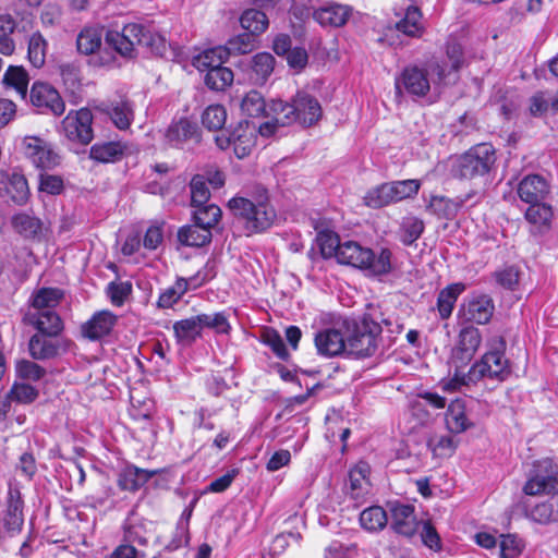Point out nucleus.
<instances>
[{"mask_svg": "<svg viewBox=\"0 0 558 558\" xmlns=\"http://www.w3.org/2000/svg\"><path fill=\"white\" fill-rule=\"evenodd\" d=\"M274 120L259 125L260 135H272L278 126L298 122L304 126H311L322 117V107L318 100L306 93H298L291 102L274 100L270 105Z\"/></svg>", "mask_w": 558, "mask_h": 558, "instance_id": "1", "label": "nucleus"}, {"mask_svg": "<svg viewBox=\"0 0 558 558\" xmlns=\"http://www.w3.org/2000/svg\"><path fill=\"white\" fill-rule=\"evenodd\" d=\"M105 44L123 58L132 59L136 56V46L150 48L151 51L161 54L165 50V41L160 36L153 35L140 24H128L121 32L107 31Z\"/></svg>", "mask_w": 558, "mask_h": 558, "instance_id": "2", "label": "nucleus"}, {"mask_svg": "<svg viewBox=\"0 0 558 558\" xmlns=\"http://www.w3.org/2000/svg\"><path fill=\"white\" fill-rule=\"evenodd\" d=\"M391 252L381 248L378 256L374 252L354 241H345L339 248L337 260L362 270H368L372 275H386L391 271Z\"/></svg>", "mask_w": 558, "mask_h": 558, "instance_id": "3", "label": "nucleus"}, {"mask_svg": "<svg viewBox=\"0 0 558 558\" xmlns=\"http://www.w3.org/2000/svg\"><path fill=\"white\" fill-rule=\"evenodd\" d=\"M229 208L247 235L267 230L276 219V211L267 201L254 203L244 197H233L229 201Z\"/></svg>", "mask_w": 558, "mask_h": 558, "instance_id": "4", "label": "nucleus"}, {"mask_svg": "<svg viewBox=\"0 0 558 558\" xmlns=\"http://www.w3.org/2000/svg\"><path fill=\"white\" fill-rule=\"evenodd\" d=\"M496 150L492 144L481 143L454 158L451 173L457 179L472 180L488 174L496 163Z\"/></svg>", "mask_w": 558, "mask_h": 558, "instance_id": "5", "label": "nucleus"}, {"mask_svg": "<svg viewBox=\"0 0 558 558\" xmlns=\"http://www.w3.org/2000/svg\"><path fill=\"white\" fill-rule=\"evenodd\" d=\"M510 371L508 368V361L505 359L501 350H494L485 353L482 359L476 362L466 375L460 376L456 374L452 379L444 385L446 390H457L461 386H466L470 383H476L483 378H492L504 380Z\"/></svg>", "mask_w": 558, "mask_h": 558, "instance_id": "6", "label": "nucleus"}, {"mask_svg": "<svg viewBox=\"0 0 558 558\" xmlns=\"http://www.w3.org/2000/svg\"><path fill=\"white\" fill-rule=\"evenodd\" d=\"M381 326L369 315L354 320L348 326L345 336L347 354L356 357L372 356L378 348Z\"/></svg>", "mask_w": 558, "mask_h": 558, "instance_id": "7", "label": "nucleus"}, {"mask_svg": "<svg viewBox=\"0 0 558 558\" xmlns=\"http://www.w3.org/2000/svg\"><path fill=\"white\" fill-rule=\"evenodd\" d=\"M420 187L421 182L415 179L383 183L366 193L364 203L371 208H381L415 196Z\"/></svg>", "mask_w": 558, "mask_h": 558, "instance_id": "8", "label": "nucleus"}, {"mask_svg": "<svg viewBox=\"0 0 558 558\" xmlns=\"http://www.w3.org/2000/svg\"><path fill=\"white\" fill-rule=\"evenodd\" d=\"M259 125L247 120L240 121L230 132H222L215 136V142L221 150L233 147L234 155L243 159L251 155L256 146Z\"/></svg>", "mask_w": 558, "mask_h": 558, "instance_id": "9", "label": "nucleus"}, {"mask_svg": "<svg viewBox=\"0 0 558 558\" xmlns=\"http://www.w3.org/2000/svg\"><path fill=\"white\" fill-rule=\"evenodd\" d=\"M93 113L87 108L70 111L62 121L65 137L74 143L88 145L94 138Z\"/></svg>", "mask_w": 558, "mask_h": 558, "instance_id": "10", "label": "nucleus"}, {"mask_svg": "<svg viewBox=\"0 0 558 558\" xmlns=\"http://www.w3.org/2000/svg\"><path fill=\"white\" fill-rule=\"evenodd\" d=\"M29 98L33 106L54 116H61L65 110V104L58 90L48 83L35 82Z\"/></svg>", "mask_w": 558, "mask_h": 558, "instance_id": "11", "label": "nucleus"}, {"mask_svg": "<svg viewBox=\"0 0 558 558\" xmlns=\"http://www.w3.org/2000/svg\"><path fill=\"white\" fill-rule=\"evenodd\" d=\"M430 89L427 72L416 65L407 66L399 77L396 78V90H404L411 96L423 97Z\"/></svg>", "mask_w": 558, "mask_h": 558, "instance_id": "12", "label": "nucleus"}, {"mask_svg": "<svg viewBox=\"0 0 558 558\" xmlns=\"http://www.w3.org/2000/svg\"><path fill=\"white\" fill-rule=\"evenodd\" d=\"M388 507L391 517V529L396 533L411 537L418 531L421 522L417 521L412 505L389 502Z\"/></svg>", "mask_w": 558, "mask_h": 558, "instance_id": "13", "label": "nucleus"}, {"mask_svg": "<svg viewBox=\"0 0 558 558\" xmlns=\"http://www.w3.org/2000/svg\"><path fill=\"white\" fill-rule=\"evenodd\" d=\"M24 154L34 166L41 169H50L58 165V155L50 145L36 136L24 138Z\"/></svg>", "mask_w": 558, "mask_h": 558, "instance_id": "14", "label": "nucleus"}, {"mask_svg": "<svg viewBox=\"0 0 558 558\" xmlns=\"http://www.w3.org/2000/svg\"><path fill=\"white\" fill-rule=\"evenodd\" d=\"M0 196L9 197L16 205H24L29 197L26 178L17 172L0 170Z\"/></svg>", "mask_w": 558, "mask_h": 558, "instance_id": "15", "label": "nucleus"}, {"mask_svg": "<svg viewBox=\"0 0 558 558\" xmlns=\"http://www.w3.org/2000/svg\"><path fill=\"white\" fill-rule=\"evenodd\" d=\"M166 138L172 146L183 147L185 144H199L202 133L197 123L182 118L168 126Z\"/></svg>", "mask_w": 558, "mask_h": 558, "instance_id": "16", "label": "nucleus"}, {"mask_svg": "<svg viewBox=\"0 0 558 558\" xmlns=\"http://www.w3.org/2000/svg\"><path fill=\"white\" fill-rule=\"evenodd\" d=\"M495 311V305L490 296L476 295L469 299L461 307L462 318L468 323L480 325L487 324Z\"/></svg>", "mask_w": 558, "mask_h": 558, "instance_id": "17", "label": "nucleus"}, {"mask_svg": "<svg viewBox=\"0 0 558 558\" xmlns=\"http://www.w3.org/2000/svg\"><path fill=\"white\" fill-rule=\"evenodd\" d=\"M482 342V335L480 330L468 325L461 328L458 335V342L453 349L452 357L461 364H465L472 360Z\"/></svg>", "mask_w": 558, "mask_h": 558, "instance_id": "18", "label": "nucleus"}, {"mask_svg": "<svg viewBox=\"0 0 558 558\" xmlns=\"http://www.w3.org/2000/svg\"><path fill=\"white\" fill-rule=\"evenodd\" d=\"M545 470H535L534 474L526 481L523 492L529 496L539 494H553L558 490V478L550 462H544Z\"/></svg>", "mask_w": 558, "mask_h": 558, "instance_id": "19", "label": "nucleus"}, {"mask_svg": "<svg viewBox=\"0 0 558 558\" xmlns=\"http://www.w3.org/2000/svg\"><path fill=\"white\" fill-rule=\"evenodd\" d=\"M156 474L157 471H149L137 468L133 464H128L119 472L118 486L121 490L134 493L143 487Z\"/></svg>", "mask_w": 558, "mask_h": 558, "instance_id": "20", "label": "nucleus"}, {"mask_svg": "<svg viewBox=\"0 0 558 558\" xmlns=\"http://www.w3.org/2000/svg\"><path fill=\"white\" fill-rule=\"evenodd\" d=\"M351 15V9L348 5L330 3L313 12V19L324 27H341Z\"/></svg>", "mask_w": 558, "mask_h": 558, "instance_id": "21", "label": "nucleus"}, {"mask_svg": "<svg viewBox=\"0 0 558 558\" xmlns=\"http://www.w3.org/2000/svg\"><path fill=\"white\" fill-rule=\"evenodd\" d=\"M548 191L546 180L538 174L525 177L518 186L519 197L527 204L543 202Z\"/></svg>", "mask_w": 558, "mask_h": 558, "instance_id": "22", "label": "nucleus"}, {"mask_svg": "<svg viewBox=\"0 0 558 558\" xmlns=\"http://www.w3.org/2000/svg\"><path fill=\"white\" fill-rule=\"evenodd\" d=\"M315 345L318 353L326 356H335L347 353L345 337L337 329H325L315 337Z\"/></svg>", "mask_w": 558, "mask_h": 558, "instance_id": "23", "label": "nucleus"}, {"mask_svg": "<svg viewBox=\"0 0 558 558\" xmlns=\"http://www.w3.org/2000/svg\"><path fill=\"white\" fill-rule=\"evenodd\" d=\"M97 109L109 116L114 125L120 130L128 129L133 120L132 105L126 99L102 102Z\"/></svg>", "mask_w": 558, "mask_h": 558, "instance_id": "24", "label": "nucleus"}, {"mask_svg": "<svg viewBox=\"0 0 558 558\" xmlns=\"http://www.w3.org/2000/svg\"><path fill=\"white\" fill-rule=\"evenodd\" d=\"M26 319L34 325L39 332L50 337H57L63 330V323L60 316L53 310L41 312H29Z\"/></svg>", "mask_w": 558, "mask_h": 558, "instance_id": "25", "label": "nucleus"}, {"mask_svg": "<svg viewBox=\"0 0 558 558\" xmlns=\"http://www.w3.org/2000/svg\"><path fill=\"white\" fill-rule=\"evenodd\" d=\"M116 322V315L109 311H101L82 326V332L90 340H98L111 331Z\"/></svg>", "mask_w": 558, "mask_h": 558, "instance_id": "26", "label": "nucleus"}, {"mask_svg": "<svg viewBox=\"0 0 558 558\" xmlns=\"http://www.w3.org/2000/svg\"><path fill=\"white\" fill-rule=\"evenodd\" d=\"M60 347V341L56 337L43 332L34 335L28 343L29 353L35 360H48L57 356Z\"/></svg>", "mask_w": 558, "mask_h": 558, "instance_id": "27", "label": "nucleus"}, {"mask_svg": "<svg viewBox=\"0 0 558 558\" xmlns=\"http://www.w3.org/2000/svg\"><path fill=\"white\" fill-rule=\"evenodd\" d=\"M446 57L450 62L449 71L446 64L436 62L430 65L432 71L437 75L439 82H444L450 72H458L462 68L464 62L462 46L454 40L448 41L446 45Z\"/></svg>", "mask_w": 558, "mask_h": 558, "instance_id": "28", "label": "nucleus"}, {"mask_svg": "<svg viewBox=\"0 0 558 558\" xmlns=\"http://www.w3.org/2000/svg\"><path fill=\"white\" fill-rule=\"evenodd\" d=\"M24 523L23 518V501L19 489L10 488L8 493V506L4 517V525L8 532L14 533L22 529Z\"/></svg>", "mask_w": 558, "mask_h": 558, "instance_id": "29", "label": "nucleus"}, {"mask_svg": "<svg viewBox=\"0 0 558 558\" xmlns=\"http://www.w3.org/2000/svg\"><path fill=\"white\" fill-rule=\"evenodd\" d=\"M446 426L450 433L460 434L473 426L465 413V401L453 400L446 412Z\"/></svg>", "mask_w": 558, "mask_h": 558, "instance_id": "30", "label": "nucleus"}, {"mask_svg": "<svg viewBox=\"0 0 558 558\" xmlns=\"http://www.w3.org/2000/svg\"><path fill=\"white\" fill-rule=\"evenodd\" d=\"M213 232L199 222L183 226L178 231V241L184 246L201 247L211 242Z\"/></svg>", "mask_w": 558, "mask_h": 558, "instance_id": "31", "label": "nucleus"}, {"mask_svg": "<svg viewBox=\"0 0 558 558\" xmlns=\"http://www.w3.org/2000/svg\"><path fill=\"white\" fill-rule=\"evenodd\" d=\"M275 58L268 52H259L251 60L250 80L256 85H263L271 75Z\"/></svg>", "mask_w": 558, "mask_h": 558, "instance_id": "32", "label": "nucleus"}, {"mask_svg": "<svg viewBox=\"0 0 558 558\" xmlns=\"http://www.w3.org/2000/svg\"><path fill=\"white\" fill-rule=\"evenodd\" d=\"M529 517L541 524L558 522V490L533 507Z\"/></svg>", "mask_w": 558, "mask_h": 558, "instance_id": "33", "label": "nucleus"}, {"mask_svg": "<svg viewBox=\"0 0 558 558\" xmlns=\"http://www.w3.org/2000/svg\"><path fill=\"white\" fill-rule=\"evenodd\" d=\"M124 149L119 142L96 143L90 147L89 156L99 162H114L122 158Z\"/></svg>", "mask_w": 558, "mask_h": 558, "instance_id": "34", "label": "nucleus"}, {"mask_svg": "<svg viewBox=\"0 0 558 558\" xmlns=\"http://www.w3.org/2000/svg\"><path fill=\"white\" fill-rule=\"evenodd\" d=\"M396 27L409 37H421L424 33L421 10L414 5L409 7L404 17L397 23Z\"/></svg>", "mask_w": 558, "mask_h": 558, "instance_id": "35", "label": "nucleus"}, {"mask_svg": "<svg viewBox=\"0 0 558 558\" xmlns=\"http://www.w3.org/2000/svg\"><path fill=\"white\" fill-rule=\"evenodd\" d=\"M228 54L222 46L207 49L193 59V65L199 71H209L223 64Z\"/></svg>", "mask_w": 558, "mask_h": 558, "instance_id": "36", "label": "nucleus"}, {"mask_svg": "<svg viewBox=\"0 0 558 558\" xmlns=\"http://www.w3.org/2000/svg\"><path fill=\"white\" fill-rule=\"evenodd\" d=\"M463 283H453L442 289L437 298V308L442 319L448 318L453 310L458 296L464 291Z\"/></svg>", "mask_w": 558, "mask_h": 558, "instance_id": "37", "label": "nucleus"}, {"mask_svg": "<svg viewBox=\"0 0 558 558\" xmlns=\"http://www.w3.org/2000/svg\"><path fill=\"white\" fill-rule=\"evenodd\" d=\"M102 32L94 27H85L76 38L78 52L83 54H93L101 48Z\"/></svg>", "mask_w": 558, "mask_h": 558, "instance_id": "38", "label": "nucleus"}, {"mask_svg": "<svg viewBox=\"0 0 558 558\" xmlns=\"http://www.w3.org/2000/svg\"><path fill=\"white\" fill-rule=\"evenodd\" d=\"M63 293L57 288H41L32 299V306L35 312L53 310L62 300Z\"/></svg>", "mask_w": 558, "mask_h": 558, "instance_id": "39", "label": "nucleus"}, {"mask_svg": "<svg viewBox=\"0 0 558 558\" xmlns=\"http://www.w3.org/2000/svg\"><path fill=\"white\" fill-rule=\"evenodd\" d=\"M194 208L192 215L193 222H199V226H204L208 231L213 232V229L219 223L222 216L220 207L215 204H205Z\"/></svg>", "mask_w": 558, "mask_h": 558, "instance_id": "40", "label": "nucleus"}, {"mask_svg": "<svg viewBox=\"0 0 558 558\" xmlns=\"http://www.w3.org/2000/svg\"><path fill=\"white\" fill-rule=\"evenodd\" d=\"M202 330V325L197 320V315L179 320L173 325V331L179 342H194L195 339L201 336Z\"/></svg>", "mask_w": 558, "mask_h": 558, "instance_id": "41", "label": "nucleus"}, {"mask_svg": "<svg viewBox=\"0 0 558 558\" xmlns=\"http://www.w3.org/2000/svg\"><path fill=\"white\" fill-rule=\"evenodd\" d=\"M240 23L244 29L256 36L264 33L269 25L267 15L256 9L245 10L240 17Z\"/></svg>", "mask_w": 558, "mask_h": 558, "instance_id": "42", "label": "nucleus"}, {"mask_svg": "<svg viewBox=\"0 0 558 558\" xmlns=\"http://www.w3.org/2000/svg\"><path fill=\"white\" fill-rule=\"evenodd\" d=\"M12 227L22 236L33 239L40 233L41 221L27 214H16L12 218Z\"/></svg>", "mask_w": 558, "mask_h": 558, "instance_id": "43", "label": "nucleus"}, {"mask_svg": "<svg viewBox=\"0 0 558 558\" xmlns=\"http://www.w3.org/2000/svg\"><path fill=\"white\" fill-rule=\"evenodd\" d=\"M551 217V207L543 202L530 204V207L525 211V219L539 231L543 228H549Z\"/></svg>", "mask_w": 558, "mask_h": 558, "instance_id": "44", "label": "nucleus"}, {"mask_svg": "<svg viewBox=\"0 0 558 558\" xmlns=\"http://www.w3.org/2000/svg\"><path fill=\"white\" fill-rule=\"evenodd\" d=\"M48 44L39 32H35L28 39V60L33 66L39 69L46 62Z\"/></svg>", "mask_w": 558, "mask_h": 558, "instance_id": "45", "label": "nucleus"}, {"mask_svg": "<svg viewBox=\"0 0 558 558\" xmlns=\"http://www.w3.org/2000/svg\"><path fill=\"white\" fill-rule=\"evenodd\" d=\"M388 522V517L384 508L373 506L363 510L360 514L362 527L368 531L383 530Z\"/></svg>", "mask_w": 558, "mask_h": 558, "instance_id": "46", "label": "nucleus"}, {"mask_svg": "<svg viewBox=\"0 0 558 558\" xmlns=\"http://www.w3.org/2000/svg\"><path fill=\"white\" fill-rule=\"evenodd\" d=\"M233 78L234 75L231 69L221 65L217 69H210L206 73L204 82L208 88L221 92L232 84Z\"/></svg>", "mask_w": 558, "mask_h": 558, "instance_id": "47", "label": "nucleus"}, {"mask_svg": "<svg viewBox=\"0 0 558 558\" xmlns=\"http://www.w3.org/2000/svg\"><path fill=\"white\" fill-rule=\"evenodd\" d=\"M16 27L15 20L10 14L0 15V52L10 56L15 50L12 34Z\"/></svg>", "mask_w": 558, "mask_h": 558, "instance_id": "48", "label": "nucleus"}, {"mask_svg": "<svg viewBox=\"0 0 558 558\" xmlns=\"http://www.w3.org/2000/svg\"><path fill=\"white\" fill-rule=\"evenodd\" d=\"M427 209L439 218L450 220L453 219L459 213V203H456L454 198L433 196L429 201Z\"/></svg>", "mask_w": 558, "mask_h": 558, "instance_id": "49", "label": "nucleus"}, {"mask_svg": "<svg viewBox=\"0 0 558 558\" xmlns=\"http://www.w3.org/2000/svg\"><path fill=\"white\" fill-rule=\"evenodd\" d=\"M369 466L365 462L357 463L349 473V485L351 496L360 498L368 485L367 472Z\"/></svg>", "mask_w": 558, "mask_h": 558, "instance_id": "50", "label": "nucleus"}, {"mask_svg": "<svg viewBox=\"0 0 558 558\" xmlns=\"http://www.w3.org/2000/svg\"><path fill=\"white\" fill-rule=\"evenodd\" d=\"M458 444L451 436L447 435H433L427 439V447L435 457L449 458L451 457Z\"/></svg>", "mask_w": 558, "mask_h": 558, "instance_id": "51", "label": "nucleus"}, {"mask_svg": "<svg viewBox=\"0 0 558 558\" xmlns=\"http://www.w3.org/2000/svg\"><path fill=\"white\" fill-rule=\"evenodd\" d=\"M215 274L211 271V267L209 263H207L203 270L197 271L196 275L189 279L180 278L177 280L175 284L171 287L172 290H175V294L178 296H182L189 289L190 286L193 288H197L204 284L206 281L214 278Z\"/></svg>", "mask_w": 558, "mask_h": 558, "instance_id": "52", "label": "nucleus"}, {"mask_svg": "<svg viewBox=\"0 0 558 558\" xmlns=\"http://www.w3.org/2000/svg\"><path fill=\"white\" fill-rule=\"evenodd\" d=\"M3 84L13 87L22 97L26 96L28 74L22 66L10 65L4 73Z\"/></svg>", "mask_w": 558, "mask_h": 558, "instance_id": "53", "label": "nucleus"}, {"mask_svg": "<svg viewBox=\"0 0 558 558\" xmlns=\"http://www.w3.org/2000/svg\"><path fill=\"white\" fill-rule=\"evenodd\" d=\"M227 121V110L221 105L208 106L202 114V123L209 131H219Z\"/></svg>", "mask_w": 558, "mask_h": 558, "instance_id": "54", "label": "nucleus"}, {"mask_svg": "<svg viewBox=\"0 0 558 558\" xmlns=\"http://www.w3.org/2000/svg\"><path fill=\"white\" fill-rule=\"evenodd\" d=\"M241 110L247 117H262L266 111V104L262 94L257 90L248 92L242 99Z\"/></svg>", "mask_w": 558, "mask_h": 558, "instance_id": "55", "label": "nucleus"}, {"mask_svg": "<svg viewBox=\"0 0 558 558\" xmlns=\"http://www.w3.org/2000/svg\"><path fill=\"white\" fill-rule=\"evenodd\" d=\"M256 35L252 33L240 34L233 38H230L223 48L228 56L230 54H245L252 51L254 47Z\"/></svg>", "mask_w": 558, "mask_h": 558, "instance_id": "56", "label": "nucleus"}, {"mask_svg": "<svg viewBox=\"0 0 558 558\" xmlns=\"http://www.w3.org/2000/svg\"><path fill=\"white\" fill-rule=\"evenodd\" d=\"M60 75L66 90L72 95H76L82 87V78L80 69L71 63L61 64L59 66Z\"/></svg>", "mask_w": 558, "mask_h": 558, "instance_id": "57", "label": "nucleus"}, {"mask_svg": "<svg viewBox=\"0 0 558 558\" xmlns=\"http://www.w3.org/2000/svg\"><path fill=\"white\" fill-rule=\"evenodd\" d=\"M192 207L208 204L210 192L204 175L196 174L190 183Z\"/></svg>", "mask_w": 558, "mask_h": 558, "instance_id": "58", "label": "nucleus"}, {"mask_svg": "<svg viewBox=\"0 0 558 558\" xmlns=\"http://www.w3.org/2000/svg\"><path fill=\"white\" fill-rule=\"evenodd\" d=\"M12 402L29 404L38 398V390L24 383H15L8 392Z\"/></svg>", "mask_w": 558, "mask_h": 558, "instance_id": "59", "label": "nucleus"}, {"mask_svg": "<svg viewBox=\"0 0 558 558\" xmlns=\"http://www.w3.org/2000/svg\"><path fill=\"white\" fill-rule=\"evenodd\" d=\"M317 243L324 258H337L339 248L342 245L338 234L330 231L319 232Z\"/></svg>", "mask_w": 558, "mask_h": 558, "instance_id": "60", "label": "nucleus"}, {"mask_svg": "<svg viewBox=\"0 0 558 558\" xmlns=\"http://www.w3.org/2000/svg\"><path fill=\"white\" fill-rule=\"evenodd\" d=\"M424 222L416 217H408L401 227V241L405 245L413 244L423 233Z\"/></svg>", "mask_w": 558, "mask_h": 558, "instance_id": "61", "label": "nucleus"}, {"mask_svg": "<svg viewBox=\"0 0 558 558\" xmlns=\"http://www.w3.org/2000/svg\"><path fill=\"white\" fill-rule=\"evenodd\" d=\"M197 320L201 323L202 329H214L218 333H228L230 330V324L225 313L199 314Z\"/></svg>", "mask_w": 558, "mask_h": 558, "instance_id": "62", "label": "nucleus"}, {"mask_svg": "<svg viewBox=\"0 0 558 558\" xmlns=\"http://www.w3.org/2000/svg\"><path fill=\"white\" fill-rule=\"evenodd\" d=\"M263 342L267 344L279 359L287 360L289 357V352L283 339L277 330L267 329L263 335Z\"/></svg>", "mask_w": 558, "mask_h": 558, "instance_id": "63", "label": "nucleus"}, {"mask_svg": "<svg viewBox=\"0 0 558 558\" xmlns=\"http://www.w3.org/2000/svg\"><path fill=\"white\" fill-rule=\"evenodd\" d=\"M499 558H513L518 556L523 547V543L517 535L507 534L500 536Z\"/></svg>", "mask_w": 558, "mask_h": 558, "instance_id": "64", "label": "nucleus"}]
</instances>
